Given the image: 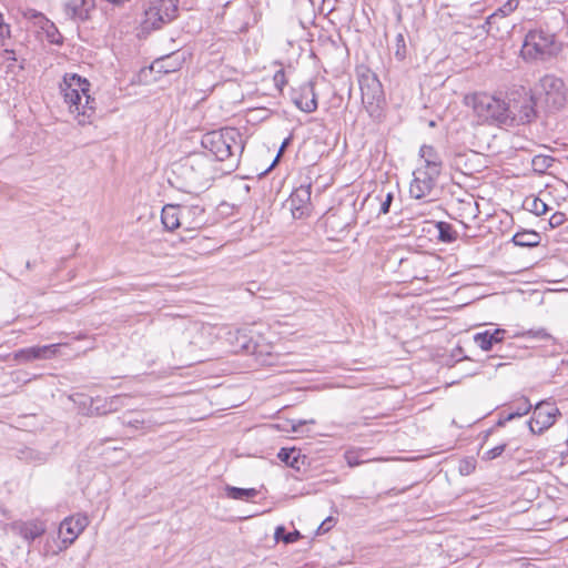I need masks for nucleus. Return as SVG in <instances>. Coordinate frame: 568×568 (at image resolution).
Segmentation results:
<instances>
[{
	"label": "nucleus",
	"mask_w": 568,
	"mask_h": 568,
	"mask_svg": "<svg viewBox=\"0 0 568 568\" xmlns=\"http://www.w3.org/2000/svg\"><path fill=\"white\" fill-rule=\"evenodd\" d=\"M511 241L517 246L534 247L540 243V235L535 231H523L517 232Z\"/></svg>",
	"instance_id": "obj_24"
},
{
	"label": "nucleus",
	"mask_w": 568,
	"mask_h": 568,
	"mask_svg": "<svg viewBox=\"0 0 568 568\" xmlns=\"http://www.w3.org/2000/svg\"><path fill=\"white\" fill-rule=\"evenodd\" d=\"M45 531V527L42 523L29 521L24 523L20 527L21 536L27 540H34Z\"/></svg>",
	"instance_id": "obj_25"
},
{
	"label": "nucleus",
	"mask_w": 568,
	"mask_h": 568,
	"mask_svg": "<svg viewBox=\"0 0 568 568\" xmlns=\"http://www.w3.org/2000/svg\"><path fill=\"white\" fill-rule=\"evenodd\" d=\"M560 415V410L555 403L548 400L539 402L534 407L532 416L528 420L530 432L532 434H542L555 424Z\"/></svg>",
	"instance_id": "obj_10"
},
{
	"label": "nucleus",
	"mask_w": 568,
	"mask_h": 568,
	"mask_svg": "<svg viewBox=\"0 0 568 568\" xmlns=\"http://www.w3.org/2000/svg\"><path fill=\"white\" fill-rule=\"evenodd\" d=\"M294 104L303 112L313 113L317 109V95L314 82L308 81L300 87L293 94Z\"/></svg>",
	"instance_id": "obj_13"
},
{
	"label": "nucleus",
	"mask_w": 568,
	"mask_h": 568,
	"mask_svg": "<svg viewBox=\"0 0 568 568\" xmlns=\"http://www.w3.org/2000/svg\"><path fill=\"white\" fill-rule=\"evenodd\" d=\"M523 336H528V337H532V338H537V339H550L551 336L549 333H547V331L545 328H539V329H529L525 333L521 334Z\"/></svg>",
	"instance_id": "obj_32"
},
{
	"label": "nucleus",
	"mask_w": 568,
	"mask_h": 568,
	"mask_svg": "<svg viewBox=\"0 0 568 568\" xmlns=\"http://www.w3.org/2000/svg\"><path fill=\"white\" fill-rule=\"evenodd\" d=\"M274 537L276 540H283L285 544H292L297 541L302 535L298 530H294L291 532H285V528L283 526H278L275 529Z\"/></svg>",
	"instance_id": "obj_30"
},
{
	"label": "nucleus",
	"mask_w": 568,
	"mask_h": 568,
	"mask_svg": "<svg viewBox=\"0 0 568 568\" xmlns=\"http://www.w3.org/2000/svg\"><path fill=\"white\" fill-rule=\"evenodd\" d=\"M466 103L470 105L474 112L483 121L506 125L510 122L507 113L508 102L496 95L479 92L473 95L466 97Z\"/></svg>",
	"instance_id": "obj_5"
},
{
	"label": "nucleus",
	"mask_w": 568,
	"mask_h": 568,
	"mask_svg": "<svg viewBox=\"0 0 568 568\" xmlns=\"http://www.w3.org/2000/svg\"><path fill=\"white\" fill-rule=\"evenodd\" d=\"M226 496L232 499L250 500L257 496L255 488H239L227 485L225 487Z\"/></svg>",
	"instance_id": "obj_27"
},
{
	"label": "nucleus",
	"mask_w": 568,
	"mask_h": 568,
	"mask_svg": "<svg viewBox=\"0 0 568 568\" xmlns=\"http://www.w3.org/2000/svg\"><path fill=\"white\" fill-rule=\"evenodd\" d=\"M561 49L562 44L557 40L555 33L544 29H535L526 34L520 53L526 61H548L557 57Z\"/></svg>",
	"instance_id": "obj_4"
},
{
	"label": "nucleus",
	"mask_w": 568,
	"mask_h": 568,
	"mask_svg": "<svg viewBox=\"0 0 568 568\" xmlns=\"http://www.w3.org/2000/svg\"><path fill=\"white\" fill-rule=\"evenodd\" d=\"M161 221L164 227L169 231L182 227V220L180 219V205L166 204L162 209Z\"/></svg>",
	"instance_id": "obj_20"
},
{
	"label": "nucleus",
	"mask_w": 568,
	"mask_h": 568,
	"mask_svg": "<svg viewBox=\"0 0 568 568\" xmlns=\"http://www.w3.org/2000/svg\"><path fill=\"white\" fill-rule=\"evenodd\" d=\"M122 424L129 427L139 428L144 424V419L141 418H128L125 415L122 417Z\"/></svg>",
	"instance_id": "obj_37"
},
{
	"label": "nucleus",
	"mask_w": 568,
	"mask_h": 568,
	"mask_svg": "<svg viewBox=\"0 0 568 568\" xmlns=\"http://www.w3.org/2000/svg\"><path fill=\"white\" fill-rule=\"evenodd\" d=\"M212 178L211 160L203 153H194L173 165L169 182L179 191L197 195Z\"/></svg>",
	"instance_id": "obj_1"
},
{
	"label": "nucleus",
	"mask_w": 568,
	"mask_h": 568,
	"mask_svg": "<svg viewBox=\"0 0 568 568\" xmlns=\"http://www.w3.org/2000/svg\"><path fill=\"white\" fill-rule=\"evenodd\" d=\"M178 0H150L144 10L141 29L145 32L161 29L178 16Z\"/></svg>",
	"instance_id": "obj_6"
},
{
	"label": "nucleus",
	"mask_w": 568,
	"mask_h": 568,
	"mask_svg": "<svg viewBox=\"0 0 568 568\" xmlns=\"http://www.w3.org/2000/svg\"><path fill=\"white\" fill-rule=\"evenodd\" d=\"M362 102L368 112H374L384 101V91L377 75L369 70L358 77Z\"/></svg>",
	"instance_id": "obj_8"
},
{
	"label": "nucleus",
	"mask_w": 568,
	"mask_h": 568,
	"mask_svg": "<svg viewBox=\"0 0 568 568\" xmlns=\"http://www.w3.org/2000/svg\"><path fill=\"white\" fill-rule=\"evenodd\" d=\"M346 459H347V464L351 466V467H354V466H358L362 462L358 460L353 454L351 453H347L346 454Z\"/></svg>",
	"instance_id": "obj_41"
},
{
	"label": "nucleus",
	"mask_w": 568,
	"mask_h": 568,
	"mask_svg": "<svg viewBox=\"0 0 568 568\" xmlns=\"http://www.w3.org/2000/svg\"><path fill=\"white\" fill-rule=\"evenodd\" d=\"M537 95L549 111H558L567 102V89L564 81L551 74L540 79Z\"/></svg>",
	"instance_id": "obj_7"
},
{
	"label": "nucleus",
	"mask_w": 568,
	"mask_h": 568,
	"mask_svg": "<svg viewBox=\"0 0 568 568\" xmlns=\"http://www.w3.org/2000/svg\"><path fill=\"white\" fill-rule=\"evenodd\" d=\"M274 83L278 89H282L286 84L285 72L283 69L278 70L274 74Z\"/></svg>",
	"instance_id": "obj_38"
},
{
	"label": "nucleus",
	"mask_w": 568,
	"mask_h": 568,
	"mask_svg": "<svg viewBox=\"0 0 568 568\" xmlns=\"http://www.w3.org/2000/svg\"><path fill=\"white\" fill-rule=\"evenodd\" d=\"M306 423H307L306 420H298V423H297V424L293 425V430H294L295 433H298V432H300V428H301L303 425H305ZM308 423L314 424L315 422H314L313 419H311Z\"/></svg>",
	"instance_id": "obj_43"
},
{
	"label": "nucleus",
	"mask_w": 568,
	"mask_h": 568,
	"mask_svg": "<svg viewBox=\"0 0 568 568\" xmlns=\"http://www.w3.org/2000/svg\"><path fill=\"white\" fill-rule=\"evenodd\" d=\"M419 155L424 161V165L419 169H424L425 171H428V173L439 176L443 161L435 148L424 144L420 146Z\"/></svg>",
	"instance_id": "obj_17"
},
{
	"label": "nucleus",
	"mask_w": 568,
	"mask_h": 568,
	"mask_svg": "<svg viewBox=\"0 0 568 568\" xmlns=\"http://www.w3.org/2000/svg\"><path fill=\"white\" fill-rule=\"evenodd\" d=\"M393 193H387L385 200L381 204L379 213L387 214L389 212L390 204L393 202Z\"/></svg>",
	"instance_id": "obj_39"
},
{
	"label": "nucleus",
	"mask_w": 568,
	"mask_h": 568,
	"mask_svg": "<svg viewBox=\"0 0 568 568\" xmlns=\"http://www.w3.org/2000/svg\"><path fill=\"white\" fill-rule=\"evenodd\" d=\"M89 525L85 515L78 514L65 518L60 525V534H65L63 541L72 544Z\"/></svg>",
	"instance_id": "obj_16"
},
{
	"label": "nucleus",
	"mask_w": 568,
	"mask_h": 568,
	"mask_svg": "<svg viewBox=\"0 0 568 568\" xmlns=\"http://www.w3.org/2000/svg\"><path fill=\"white\" fill-rule=\"evenodd\" d=\"M121 400V396H113L106 403V407L101 412L102 414L115 412L118 409V404Z\"/></svg>",
	"instance_id": "obj_36"
},
{
	"label": "nucleus",
	"mask_w": 568,
	"mask_h": 568,
	"mask_svg": "<svg viewBox=\"0 0 568 568\" xmlns=\"http://www.w3.org/2000/svg\"><path fill=\"white\" fill-rule=\"evenodd\" d=\"M506 331L496 328L491 331L479 332L474 335L475 344L483 351L493 349L494 345L499 344L505 338Z\"/></svg>",
	"instance_id": "obj_18"
},
{
	"label": "nucleus",
	"mask_w": 568,
	"mask_h": 568,
	"mask_svg": "<svg viewBox=\"0 0 568 568\" xmlns=\"http://www.w3.org/2000/svg\"><path fill=\"white\" fill-rule=\"evenodd\" d=\"M87 0H69L64 3V14L71 20H85L88 18Z\"/></svg>",
	"instance_id": "obj_21"
},
{
	"label": "nucleus",
	"mask_w": 568,
	"mask_h": 568,
	"mask_svg": "<svg viewBox=\"0 0 568 568\" xmlns=\"http://www.w3.org/2000/svg\"><path fill=\"white\" fill-rule=\"evenodd\" d=\"M435 227L438 231L437 239L443 243H453L458 237V233L454 230L453 225L447 222H436Z\"/></svg>",
	"instance_id": "obj_26"
},
{
	"label": "nucleus",
	"mask_w": 568,
	"mask_h": 568,
	"mask_svg": "<svg viewBox=\"0 0 568 568\" xmlns=\"http://www.w3.org/2000/svg\"><path fill=\"white\" fill-rule=\"evenodd\" d=\"M505 447H506V445L501 444V445L495 446L494 448L487 450L485 453L486 458L487 459H495V458L499 457L504 453Z\"/></svg>",
	"instance_id": "obj_35"
},
{
	"label": "nucleus",
	"mask_w": 568,
	"mask_h": 568,
	"mask_svg": "<svg viewBox=\"0 0 568 568\" xmlns=\"http://www.w3.org/2000/svg\"><path fill=\"white\" fill-rule=\"evenodd\" d=\"M463 159V155H457L455 159V163L459 164V161Z\"/></svg>",
	"instance_id": "obj_46"
},
{
	"label": "nucleus",
	"mask_w": 568,
	"mask_h": 568,
	"mask_svg": "<svg viewBox=\"0 0 568 568\" xmlns=\"http://www.w3.org/2000/svg\"><path fill=\"white\" fill-rule=\"evenodd\" d=\"M394 55L398 61H403L407 55V47L405 43L404 36L402 33H398L395 39L394 44Z\"/></svg>",
	"instance_id": "obj_31"
},
{
	"label": "nucleus",
	"mask_w": 568,
	"mask_h": 568,
	"mask_svg": "<svg viewBox=\"0 0 568 568\" xmlns=\"http://www.w3.org/2000/svg\"><path fill=\"white\" fill-rule=\"evenodd\" d=\"M311 183H302L291 193L288 202L295 219H301L308 213L311 205Z\"/></svg>",
	"instance_id": "obj_12"
},
{
	"label": "nucleus",
	"mask_w": 568,
	"mask_h": 568,
	"mask_svg": "<svg viewBox=\"0 0 568 568\" xmlns=\"http://www.w3.org/2000/svg\"><path fill=\"white\" fill-rule=\"evenodd\" d=\"M201 145L217 161L226 162L229 170L237 168L244 151L242 134L235 128H223L205 133L201 139Z\"/></svg>",
	"instance_id": "obj_3"
},
{
	"label": "nucleus",
	"mask_w": 568,
	"mask_h": 568,
	"mask_svg": "<svg viewBox=\"0 0 568 568\" xmlns=\"http://www.w3.org/2000/svg\"><path fill=\"white\" fill-rule=\"evenodd\" d=\"M532 408V405L529 403L527 398H523L516 406V408L508 413L503 419L498 422V425H504L506 422H509L514 418L521 417L528 414Z\"/></svg>",
	"instance_id": "obj_28"
},
{
	"label": "nucleus",
	"mask_w": 568,
	"mask_h": 568,
	"mask_svg": "<svg viewBox=\"0 0 568 568\" xmlns=\"http://www.w3.org/2000/svg\"><path fill=\"white\" fill-rule=\"evenodd\" d=\"M524 207L537 216L542 215L548 211L546 202L536 196L526 197L524 201Z\"/></svg>",
	"instance_id": "obj_29"
},
{
	"label": "nucleus",
	"mask_w": 568,
	"mask_h": 568,
	"mask_svg": "<svg viewBox=\"0 0 568 568\" xmlns=\"http://www.w3.org/2000/svg\"><path fill=\"white\" fill-rule=\"evenodd\" d=\"M60 90L64 103L68 105L80 125L93 122L97 109L95 99L89 94L90 82L77 73H65Z\"/></svg>",
	"instance_id": "obj_2"
},
{
	"label": "nucleus",
	"mask_w": 568,
	"mask_h": 568,
	"mask_svg": "<svg viewBox=\"0 0 568 568\" xmlns=\"http://www.w3.org/2000/svg\"><path fill=\"white\" fill-rule=\"evenodd\" d=\"M277 457L285 465L300 470L301 465L304 464L305 456L301 454V452L296 448H282Z\"/></svg>",
	"instance_id": "obj_22"
},
{
	"label": "nucleus",
	"mask_w": 568,
	"mask_h": 568,
	"mask_svg": "<svg viewBox=\"0 0 568 568\" xmlns=\"http://www.w3.org/2000/svg\"><path fill=\"white\" fill-rule=\"evenodd\" d=\"M182 227L186 231H196L205 224V211L199 204L180 205Z\"/></svg>",
	"instance_id": "obj_14"
},
{
	"label": "nucleus",
	"mask_w": 568,
	"mask_h": 568,
	"mask_svg": "<svg viewBox=\"0 0 568 568\" xmlns=\"http://www.w3.org/2000/svg\"><path fill=\"white\" fill-rule=\"evenodd\" d=\"M566 221V215L561 212L554 213L549 219V225L554 227L560 226Z\"/></svg>",
	"instance_id": "obj_34"
},
{
	"label": "nucleus",
	"mask_w": 568,
	"mask_h": 568,
	"mask_svg": "<svg viewBox=\"0 0 568 568\" xmlns=\"http://www.w3.org/2000/svg\"><path fill=\"white\" fill-rule=\"evenodd\" d=\"M413 175L414 179L409 185L410 196L420 200L429 195L438 176L428 173L424 169H416Z\"/></svg>",
	"instance_id": "obj_11"
},
{
	"label": "nucleus",
	"mask_w": 568,
	"mask_h": 568,
	"mask_svg": "<svg viewBox=\"0 0 568 568\" xmlns=\"http://www.w3.org/2000/svg\"><path fill=\"white\" fill-rule=\"evenodd\" d=\"M61 344H51L44 346H32L19 349L14 353V359L18 362H30L34 359H49L57 355Z\"/></svg>",
	"instance_id": "obj_15"
},
{
	"label": "nucleus",
	"mask_w": 568,
	"mask_h": 568,
	"mask_svg": "<svg viewBox=\"0 0 568 568\" xmlns=\"http://www.w3.org/2000/svg\"><path fill=\"white\" fill-rule=\"evenodd\" d=\"M31 17H33V18H40V19H42V20H45V18L43 17V14H42V13H32V16H31Z\"/></svg>",
	"instance_id": "obj_44"
},
{
	"label": "nucleus",
	"mask_w": 568,
	"mask_h": 568,
	"mask_svg": "<svg viewBox=\"0 0 568 568\" xmlns=\"http://www.w3.org/2000/svg\"><path fill=\"white\" fill-rule=\"evenodd\" d=\"M535 99L528 93L520 94L517 99H513L507 104V113H509L506 125H519L530 123L536 118Z\"/></svg>",
	"instance_id": "obj_9"
},
{
	"label": "nucleus",
	"mask_w": 568,
	"mask_h": 568,
	"mask_svg": "<svg viewBox=\"0 0 568 568\" xmlns=\"http://www.w3.org/2000/svg\"><path fill=\"white\" fill-rule=\"evenodd\" d=\"M336 524V519L333 518V517H327L326 519H324L321 525L318 526L317 528V534L321 535V534H326L327 531H329L334 525Z\"/></svg>",
	"instance_id": "obj_33"
},
{
	"label": "nucleus",
	"mask_w": 568,
	"mask_h": 568,
	"mask_svg": "<svg viewBox=\"0 0 568 568\" xmlns=\"http://www.w3.org/2000/svg\"><path fill=\"white\" fill-rule=\"evenodd\" d=\"M291 141H292V136H288V138H286V139L282 142V144H281V146H280V150H278V153H277V155H276V160L281 156V154L284 152V150L290 145Z\"/></svg>",
	"instance_id": "obj_42"
},
{
	"label": "nucleus",
	"mask_w": 568,
	"mask_h": 568,
	"mask_svg": "<svg viewBox=\"0 0 568 568\" xmlns=\"http://www.w3.org/2000/svg\"><path fill=\"white\" fill-rule=\"evenodd\" d=\"M518 3H519L518 0H508L500 8H498L494 13H491L486 19L485 23L481 26V29L484 30V32H488L486 27L491 26L497 18H499V17L505 18V17L509 16L511 12H514L517 9Z\"/></svg>",
	"instance_id": "obj_23"
},
{
	"label": "nucleus",
	"mask_w": 568,
	"mask_h": 568,
	"mask_svg": "<svg viewBox=\"0 0 568 568\" xmlns=\"http://www.w3.org/2000/svg\"><path fill=\"white\" fill-rule=\"evenodd\" d=\"M30 267H31L30 262H27V268H30Z\"/></svg>",
	"instance_id": "obj_47"
},
{
	"label": "nucleus",
	"mask_w": 568,
	"mask_h": 568,
	"mask_svg": "<svg viewBox=\"0 0 568 568\" xmlns=\"http://www.w3.org/2000/svg\"><path fill=\"white\" fill-rule=\"evenodd\" d=\"M413 1L416 2V3H419L422 0H413Z\"/></svg>",
	"instance_id": "obj_48"
},
{
	"label": "nucleus",
	"mask_w": 568,
	"mask_h": 568,
	"mask_svg": "<svg viewBox=\"0 0 568 568\" xmlns=\"http://www.w3.org/2000/svg\"><path fill=\"white\" fill-rule=\"evenodd\" d=\"M184 53L176 51L160 59H156L153 63L159 72L171 73L180 70L184 63Z\"/></svg>",
	"instance_id": "obj_19"
},
{
	"label": "nucleus",
	"mask_w": 568,
	"mask_h": 568,
	"mask_svg": "<svg viewBox=\"0 0 568 568\" xmlns=\"http://www.w3.org/2000/svg\"><path fill=\"white\" fill-rule=\"evenodd\" d=\"M333 217H334V215H328V216L326 217V223H327V224H328V223H333V221H332V220H333Z\"/></svg>",
	"instance_id": "obj_45"
},
{
	"label": "nucleus",
	"mask_w": 568,
	"mask_h": 568,
	"mask_svg": "<svg viewBox=\"0 0 568 568\" xmlns=\"http://www.w3.org/2000/svg\"><path fill=\"white\" fill-rule=\"evenodd\" d=\"M548 161L549 159L548 158H541V156H536L534 160H532V164L536 169H541L544 166H549L548 164Z\"/></svg>",
	"instance_id": "obj_40"
}]
</instances>
